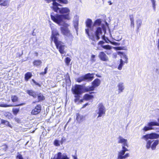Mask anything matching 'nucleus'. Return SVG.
Here are the masks:
<instances>
[{
    "label": "nucleus",
    "instance_id": "obj_1",
    "mask_svg": "<svg viewBox=\"0 0 159 159\" xmlns=\"http://www.w3.org/2000/svg\"><path fill=\"white\" fill-rule=\"evenodd\" d=\"M58 11L60 13L66 14L63 15L57 14L55 16H54V13H51L50 15L51 19L59 25L63 26L61 27V33L68 37L70 40H72L73 37L67 28L68 26V25L65 23L64 21L66 19H69L70 10L66 7L60 8L58 7L57 12Z\"/></svg>",
    "mask_w": 159,
    "mask_h": 159
},
{
    "label": "nucleus",
    "instance_id": "obj_2",
    "mask_svg": "<svg viewBox=\"0 0 159 159\" xmlns=\"http://www.w3.org/2000/svg\"><path fill=\"white\" fill-rule=\"evenodd\" d=\"M159 137V134L155 133H152L143 135L141 139L147 142L146 147L147 149L151 148L152 150H154L156 149V146L159 144V140L158 139L152 140L149 139H156Z\"/></svg>",
    "mask_w": 159,
    "mask_h": 159
},
{
    "label": "nucleus",
    "instance_id": "obj_3",
    "mask_svg": "<svg viewBox=\"0 0 159 159\" xmlns=\"http://www.w3.org/2000/svg\"><path fill=\"white\" fill-rule=\"evenodd\" d=\"M92 21L90 19H88L86 22V26L88 28L85 29L86 34L89 36V38L92 40L96 41L100 39V36L102 34V30L101 27H99L97 28L94 33V34L90 35L89 33V30L93 31V25L92 26Z\"/></svg>",
    "mask_w": 159,
    "mask_h": 159
},
{
    "label": "nucleus",
    "instance_id": "obj_4",
    "mask_svg": "<svg viewBox=\"0 0 159 159\" xmlns=\"http://www.w3.org/2000/svg\"><path fill=\"white\" fill-rule=\"evenodd\" d=\"M59 35L58 32L56 29H54L52 30L51 39L52 40H53L59 52L61 54H63L65 53L64 49L66 47L64 43L58 39Z\"/></svg>",
    "mask_w": 159,
    "mask_h": 159
},
{
    "label": "nucleus",
    "instance_id": "obj_5",
    "mask_svg": "<svg viewBox=\"0 0 159 159\" xmlns=\"http://www.w3.org/2000/svg\"><path fill=\"white\" fill-rule=\"evenodd\" d=\"M117 139L118 143L122 144V150L118 152L117 159H126V158L129 157V153L125 154V152L128 151L125 147H128V145L127 143V140L120 136Z\"/></svg>",
    "mask_w": 159,
    "mask_h": 159
},
{
    "label": "nucleus",
    "instance_id": "obj_6",
    "mask_svg": "<svg viewBox=\"0 0 159 159\" xmlns=\"http://www.w3.org/2000/svg\"><path fill=\"white\" fill-rule=\"evenodd\" d=\"M71 90L73 94L77 95H81L83 92L89 91L87 86L79 84H75Z\"/></svg>",
    "mask_w": 159,
    "mask_h": 159
},
{
    "label": "nucleus",
    "instance_id": "obj_7",
    "mask_svg": "<svg viewBox=\"0 0 159 159\" xmlns=\"http://www.w3.org/2000/svg\"><path fill=\"white\" fill-rule=\"evenodd\" d=\"M47 2L49 3L52 1L53 2L52 6L51 7L53 10L55 12H57V10L58 9V6H61V5L57 2L56 1L60 3L67 4L68 3L67 0H45Z\"/></svg>",
    "mask_w": 159,
    "mask_h": 159
},
{
    "label": "nucleus",
    "instance_id": "obj_8",
    "mask_svg": "<svg viewBox=\"0 0 159 159\" xmlns=\"http://www.w3.org/2000/svg\"><path fill=\"white\" fill-rule=\"evenodd\" d=\"M93 75V74L87 73L78 78L76 81L79 83H80L83 81L88 82L92 81L94 78Z\"/></svg>",
    "mask_w": 159,
    "mask_h": 159
},
{
    "label": "nucleus",
    "instance_id": "obj_9",
    "mask_svg": "<svg viewBox=\"0 0 159 159\" xmlns=\"http://www.w3.org/2000/svg\"><path fill=\"white\" fill-rule=\"evenodd\" d=\"M98 109L96 111L97 113L98 114L97 118L101 117L105 115L106 109L103 104L99 103L98 106Z\"/></svg>",
    "mask_w": 159,
    "mask_h": 159
},
{
    "label": "nucleus",
    "instance_id": "obj_10",
    "mask_svg": "<svg viewBox=\"0 0 159 159\" xmlns=\"http://www.w3.org/2000/svg\"><path fill=\"white\" fill-rule=\"evenodd\" d=\"M158 122L155 121H153L148 123L147 126H145L143 129L144 131L151 130L153 129L152 127L154 126H159V118L158 119Z\"/></svg>",
    "mask_w": 159,
    "mask_h": 159
},
{
    "label": "nucleus",
    "instance_id": "obj_11",
    "mask_svg": "<svg viewBox=\"0 0 159 159\" xmlns=\"http://www.w3.org/2000/svg\"><path fill=\"white\" fill-rule=\"evenodd\" d=\"M101 83L100 80L98 79H96L92 82V86H87L89 91H93L95 88L98 86Z\"/></svg>",
    "mask_w": 159,
    "mask_h": 159
},
{
    "label": "nucleus",
    "instance_id": "obj_12",
    "mask_svg": "<svg viewBox=\"0 0 159 159\" xmlns=\"http://www.w3.org/2000/svg\"><path fill=\"white\" fill-rule=\"evenodd\" d=\"M122 56V57L124 59L125 61H124L122 59H120V63L118 67V69L119 70H121L122 69V66L124 65L125 63H128V58L126 55L123 54Z\"/></svg>",
    "mask_w": 159,
    "mask_h": 159
},
{
    "label": "nucleus",
    "instance_id": "obj_13",
    "mask_svg": "<svg viewBox=\"0 0 159 159\" xmlns=\"http://www.w3.org/2000/svg\"><path fill=\"white\" fill-rule=\"evenodd\" d=\"M52 159H69L67 156L65 154L62 153L61 152H59L55 155Z\"/></svg>",
    "mask_w": 159,
    "mask_h": 159
},
{
    "label": "nucleus",
    "instance_id": "obj_14",
    "mask_svg": "<svg viewBox=\"0 0 159 159\" xmlns=\"http://www.w3.org/2000/svg\"><path fill=\"white\" fill-rule=\"evenodd\" d=\"M98 57L101 60L103 61H106L108 60V57L103 52H100L98 55Z\"/></svg>",
    "mask_w": 159,
    "mask_h": 159
},
{
    "label": "nucleus",
    "instance_id": "obj_15",
    "mask_svg": "<svg viewBox=\"0 0 159 159\" xmlns=\"http://www.w3.org/2000/svg\"><path fill=\"white\" fill-rule=\"evenodd\" d=\"M41 110V106L40 105H37L31 111L32 115H36L40 112Z\"/></svg>",
    "mask_w": 159,
    "mask_h": 159
},
{
    "label": "nucleus",
    "instance_id": "obj_16",
    "mask_svg": "<svg viewBox=\"0 0 159 159\" xmlns=\"http://www.w3.org/2000/svg\"><path fill=\"white\" fill-rule=\"evenodd\" d=\"M26 92L29 95L33 97V98H35L37 97L38 93L32 90H28Z\"/></svg>",
    "mask_w": 159,
    "mask_h": 159
},
{
    "label": "nucleus",
    "instance_id": "obj_17",
    "mask_svg": "<svg viewBox=\"0 0 159 159\" xmlns=\"http://www.w3.org/2000/svg\"><path fill=\"white\" fill-rule=\"evenodd\" d=\"M76 119L79 123H80L83 121L84 117L83 115H80L79 113H78L76 114Z\"/></svg>",
    "mask_w": 159,
    "mask_h": 159
},
{
    "label": "nucleus",
    "instance_id": "obj_18",
    "mask_svg": "<svg viewBox=\"0 0 159 159\" xmlns=\"http://www.w3.org/2000/svg\"><path fill=\"white\" fill-rule=\"evenodd\" d=\"M117 86L118 88L119 93L122 92L125 88L124 83L122 82L119 83Z\"/></svg>",
    "mask_w": 159,
    "mask_h": 159
},
{
    "label": "nucleus",
    "instance_id": "obj_19",
    "mask_svg": "<svg viewBox=\"0 0 159 159\" xmlns=\"http://www.w3.org/2000/svg\"><path fill=\"white\" fill-rule=\"evenodd\" d=\"M113 39L116 41H119L121 39L122 37L117 32L116 33L115 35H114Z\"/></svg>",
    "mask_w": 159,
    "mask_h": 159
},
{
    "label": "nucleus",
    "instance_id": "obj_20",
    "mask_svg": "<svg viewBox=\"0 0 159 159\" xmlns=\"http://www.w3.org/2000/svg\"><path fill=\"white\" fill-rule=\"evenodd\" d=\"M93 98V95H91L89 94H86L83 96V99L86 100H89L92 99Z\"/></svg>",
    "mask_w": 159,
    "mask_h": 159
},
{
    "label": "nucleus",
    "instance_id": "obj_21",
    "mask_svg": "<svg viewBox=\"0 0 159 159\" xmlns=\"http://www.w3.org/2000/svg\"><path fill=\"white\" fill-rule=\"evenodd\" d=\"M32 76V73L30 72H27L25 75V80L27 81Z\"/></svg>",
    "mask_w": 159,
    "mask_h": 159
},
{
    "label": "nucleus",
    "instance_id": "obj_22",
    "mask_svg": "<svg viewBox=\"0 0 159 159\" xmlns=\"http://www.w3.org/2000/svg\"><path fill=\"white\" fill-rule=\"evenodd\" d=\"M37 96L38 97V102L43 101L45 99L43 95V94L40 93H38Z\"/></svg>",
    "mask_w": 159,
    "mask_h": 159
},
{
    "label": "nucleus",
    "instance_id": "obj_23",
    "mask_svg": "<svg viewBox=\"0 0 159 159\" xmlns=\"http://www.w3.org/2000/svg\"><path fill=\"white\" fill-rule=\"evenodd\" d=\"M42 63V62L39 60H35L33 62L34 65L37 67L40 66Z\"/></svg>",
    "mask_w": 159,
    "mask_h": 159
},
{
    "label": "nucleus",
    "instance_id": "obj_24",
    "mask_svg": "<svg viewBox=\"0 0 159 159\" xmlns=\"http://www.w3.org/2000/svg\"><path fill=\"white\" fill-rule=\"evenodd\" d=\"M1 123L11 128H12V126L10 124L9 122L5 120H2Z\"/></svg>",
    "mask_w": 159,
    "mask_h": 159
},
{
    "label": "nucleus",
    "instance_id": "obj_25",
    "mask_svg": "<svg viewBox=\"0 0 159 159\" xmlns=\"http://www.w3.org/2000/svg\"><path fill=\"white\" fill-rule=\"evenodd\" d=\"M102 22V21L101 19H98L96 20L95 22H94V23L93 24V26H95L96 25H98L99 26L100 25L101 23Z\"/></svg>",
    "mask_w": 159,
    "mask_h": 159
},
{
    "label": "nucleus",
    "instance_id": "obj_26",
    "mask_svg": "<svg viewBox=\"0 0 159 159\" xmlns=\"http://www.w3.org/2000/svg\"><path fill=\"white\" fill-rule=\"evenodd\" d=\"M101 47L103 48L106 50H110L112 48V46L109 45H102L101 46Z\"/></svg>",
    "mask_w": 159,
    "mask_h": 159
},
{
    "label": "nucleus",
    "instance_id": "obj_27",
    "mask_svg": "<svg viewBox=\"0 0 159 159\" xmlns=\"http://www.w3.org/2000/svg\"><path fill=\"white\" fill-rule=\"evenodd\" d=\"M136 23L137 24V26L138 29H139L142 23V20L140 19H138L136 20Z\"/></svg>",
    "mask_w": 159,
    "mask_h": 159
},
{
    "label": "nucleus",
    "instance_id": "obj_28",
    "mask_svg": "<svg viewBox=\"0 0 159 159\" xmlns=\"http://www.w3.org/2000/svg\"><path fill=\"white\" fill-rule=\"evenodd\" d=\"M11 99L12 101L13 102H16L18 101V98L15 95L12 96L11 97Z\"/></svg>",
    "mask_w": 159,
    "mask_h": 159
},
{
    "label": "nucleus",
    "instance_id": "obj_29",
    "mask_svg": "<svg viewBox=\"0 0 159 159\" xmlns=\"http://www.w3.org/2000/svg\"><path fill=\"white\" fill-rule=\"evenodd\" d=\"M12 105H7L4 103H0V107H13Z\"/></svg>",
    "mask_w": 159,
    "mask_h": 159
},
{
    "label": "nucleus",
    "instance_id": "obj_30",
    "mask_svg": "<svg viewBox=\"0 0 159 159\" xmlns=\"http://www.w3.org/2000/svg\"><path fill=\"white\" fill-rule=\"evenodd\" d=\"M19 111V108H13L12 111L14 115H16Z\"/></svg>",
    "mask_w": 159,
    "mask_h": 159
},
{
    "label": "nucleus",
    "instance_id": "obj_31",
    "mask_svg": "<svg viewBox=\"0 0 159 159\" xmlns=\"http://www.w3.org/2000/svg\"><path fill=\"white\" fill-rule=\"evenodd\" d=\"M9 2L8 0H5L3 2L0 4V5L4 6H6L8 5Z\"/></svg>",
    "mask_w": 159,
    "mask_h": 159
},
{
    "label": "nucleus",
    "instance_id": "obj_32",
    "mask_svg": "<svg viewBox=\"0 0 159 159\" xmlns=\"http://www.w3.org/2000/svg\"><path fill=\"white\" fill-rule=\"evenodd\" d=\"M54 144L56 146H59L60 145L59 141L57 139H55L54 141Z\"/></svg>",
    "mask_w": 159,
    "mask_h": 159
},
{
    "label": "nucleus",
    "instance_id": "obj_33",
    "mask_svg": "<svg viewBox=\"0 0 159 159\" xmlns=\"http://www.w3.org/2000/svg\"><path fill=\"white\" fill-rule=\"evenodd\" d=\"M74 97L75 98V102L78 101L80 99V95L74 94Z\"/></svg>",
    "mask_w": 159,
    "mask_h": 159
},
{
    "label": "nucleus",
    "instance_id": "obj_34",
    "mask_svg": "<svg viewBox=\"0 0 159 159\" xmlns=\"http://www.w3.org/2000/svg\"><path fill=\"white\" fill-rule=\"evenodd\" d=\"M152 3V7L154 11H155L156 8V1L155 0H151Z\"/></svg>",
    "mask_w": 159,
    "mask_h": 159
},
{
    "label": "nucleus",
    "instance_id": "obj_35",
    "mask_svg": "<svg viewBox=\"0 0 159 159\" xmlns=\"http://www.w3.org/2000/svg\"><path fill=\"white\" fill-rule=\"evenodd\" d=\"M71 61L69 57H66L65 59V62L66 65H68Z\"/></svg>",
    "mask_w": 159,
    "mask_h": 159
},
{
    "label": "nucleus",
    "instance_id": "obj_36",
    "mask_svg": "<svg viewBox=\"0 0 159 159\" xmlns=\"http://www.w3.org/2000/svg\"><path fill=\"white\" fill-rule=\"evenodd\" d=\"M48 70V67H47L46 68H45L44 72H41L40 73V75H44L46 74L47 73Z\"/></svg>",
    "mask_w": 159,
    "mask_h": 159
},
{
    "label": "nucleus",
    "instance_id": "obj_37",
    "mask_svg": "<svg viewBox=\"0 0 159 159\" xmlns=\"http://www.w3.org/2000/svg\"><path fill=\"white\" fill-rule=\"evenodd\" d=\"M95 56L94 55H92L91 56V61L92 62H95L96 61L95 59Z\"/></svg>",
    "mask_w": 159,
    "mask_h": 159
},
{
    "label": "nucleus",
    "instance_id": "obj_38",
    "mask_svg": "<svg viewBox=\"0 0 159 159\" xmlns=\"http://www.w3.org/2000/svg\"><path fill=\"white\" fill-rule=\"evenodd\" d=\"M74 27L76 30L78 28V22H74Z\"/></svg>",
    "mask_w": 159,
    "mask_h": 159
},
{
    "label": "nucleus",
    "instance_id": "obj_39",
    "mask_svg": "<svg viewBox=\"0 0 159 159\" xmlns=\"http://www.w3.org/2000/svg\"><path fill=\"white\" fill-rule=\"evenodd\" d=\"M78 21H79V17L77 16L76 15L74 17V22H78Z\"/></svg>",
    "mask_w": 159,
    "mask_h": 159
},
{
    "label": "nucleus",
    "instance_id": "obj_40",
    "mask_svg": "<svg viewBox=\"0 0 159 159\" xmlns=\"http://www.w3.org/2000/svg\"><path fill=\"white\" fill-rule=\"evenodd\" d=\"M16 158L17 159H23L22 155L21 154H19L16 156Z\"/></svg>",
    "mask_w": 159,
    "mask_h": 159
},
{
    "label": "nucleus",
    "instance_id": "obj_41",
    "mask_svg": "<svg viewBox=\"0 0 159 159\" xmlns=\"http://www.w3.org/2000/svg\"><path fill=\"white\" fill-rule=\"evenodd\" d=\"M66 140V139H65V138L64 137H63L61 139V140L60 141V143H61V144H62L63 142H65Z\"/></svg>",
    "mask_w": 159,
    "mask_h": 159
},
{
    "label": "nucleus",
    "instance_id": "obj_42",
    "mask_svg": "<svg viewBox=\"0 0 159 159\" xmlns=\"http://www.w3.org/2000/svg\"><path fill=\"white\" fill-rule=\"evenodd\" d=\"M32 81L33 82V83L35 84L36 85H38L39 87H41V85L39 83L37 82L34 79H32Z\"/></svg>",
    "mask_w": 159,
    "mask_h": 159
},
{
    "label": "nucleus",
    "instance_id": "obj_43",
    "mask_svg": "<svg viewBox=\"0 0 159 159\" xmlns=\"http://www.w3.org/2000/svg\"><path fill=\"white\" fill-rule=\"evenodd\" d=\"M108 41L110 42V43L111 44L115 45H117V43L115 42H111L110 41V40H108Z\"/></svg>",
    "mask_w": 159,
    "mask_h": 159
},
{
    "label": "nucleus",
    "instance_id": "obj_44",
    "mask_svg": "<svg viewBox=\"0 0 159 159\" xmlns=\"http://www.w3.org/2000/svg\"><path fill=\"white\" fill-rule=\"evenodd\" d=\"M129 17L130 20V21L134 20L133 16V15H130L129 16Z\"/></svg>",
    "mask_w": 159,
    "mask_h": 159
},
{
    "label": "nucleus",
    "instance_id": "obj_45",
    "mask_svg": "<svg viewBox=\"0 0 159 159\" xmlns=\"http://www.w3.org/2000/svg\"><path fill=\"white\" fill-rule=\"evenodd\" d=\"M104 42L103 41H100L98 43V44L99 45H101V46L103 45V44L104 43Z\"/></svg>",
    "mask_w": 159,
    "mask_h": 159
},
{
    "label": "nucleus",
    "instance_id": "obj_46",
    "mask_svg": "<svg viewBox=\"0 0 159 159\" xmlns=\"http://www.w3.org/2000/svg\"><path fill=\"white\" fill-rule=\"evenodd\" d=\"M131 26L133 28H134V20L131 21Z\"/></svg>",
    "mask_w": 159,
    "mask_h": 159
},
{
    "label": "nucleus",
    "instance_id": "obj_47",
    "mask_svg": "<svg viewBox=\"0 0 159 159\" xmlns=\"http://www.w3.org/2000/svg\"><path fill=\"white\" fill-rule=\"evenodd\" d=\"M105 52H106L108 55H109L111 53V52H108V51H105Z\"/></svg>",
    "mask_w": 159,
    "mask_h": 159
},
{
    "label": "nucleus",
    "instance_id": "obj_48",
    "mask_svg": "<svg viewBox=\"0 0 159 159\" xmlns=\"http://www.w3.org/2000/svg\"><path fill=\"white\" fill-rule=\"evenodd\" d=\"M88 105V103H87L85 104L84 105L83 107H85Z\"/></svg>",
    "mask_w": 159,
    "mask_h": 159
},
{
    "label": "nucleus",
    "instance_id": "obj_49",
    "mask_svg": "<svg viewBox=\"0 0 159 159\" xmlns=\"http://www.w3.org/2000/svg\"><path fill=\"white\" fill-rule=\"evenodd\" d=\"M74 159H78L76 156H72Z\"/></svg>",
    "mask_w": 159,
    "mask_h": 159
},
{
    "label": "nucleus",
    "instance_id": "obj_50",
    "mask_svg": "<svg viewBox=\"0 0 159 159\" xmlns=\"http://www.w3.org/2000/svg\"><path fill=\"white\" fill-rule=\"evenodd\" d=\"M108 3L109 4V5H111L112 4V3L111 2V1H109L108 2Z\"/></svg>",
    "mask_w": 159,
    "mask_h": 159
},
{
    "label": "nucleus",
    "instance_id": "obj_51",
    "mask_svg": "<svg viewBox=\"0 0 159 159\" xmlns=\"http://www.w3.org/2000/svg\"><path fill=\"white\" fill-rule=\"evenodd\" d=\"M109 39H107V40L105 41V42L107 43H110V42L108 41Z\"/></svg>",
    "mask_w": 159,
    "mask_h": 159
},
{
    "label": "nucleus",
    "instance_id": "obj_52",
    "mask_svg": "<svg viewBox=\"0 0 159 159\" xmlns=\"http://www.w3.org/2000/svg\"><path fill=\"white\" fill-rule=\"evenodd\" d=\"M24 105V103H21V104L18 105H16V106H22V105Z\"/></svg>",
    "mask_w": 159,
    "mask_h": 159
},
{
    "label": "nucleus",
    "instance_id": "obj_53",
    "mask_svg": "<svg viewBox=\"0 0 159 159\" xmlns=\"http://www.w3.org/2000/svg\"><path fill=\"white\" fill-rule=\"evenodd\" d=\"M83 99H81L80 100V102H83Z\"/></svg>",
    "mask_w": 159,
    "mask_h": 159
},
{
    "label": "nucleus",
    "instance_id": "obj_54",
    "mask_svg": "<svg viewBox=\"0 0 159 159\" xmlns=\"http://www.w3.org/2000/svg\"><path fill=\"white\" fill-rule=\"evenodd\" d=\"M158 48H159V39H158Z\"/></svg>",
    "mask_w": 159,
    "mask_h": 159
},
{
    "label": "nucleus",
    "instance_id": "obj_55",
    "mask_svg": "<svg viewBox=\"0 0 159 159\" xmlns=\"http://www.w3.org/2000/svg\"><path fill=\"white\" fill-rule=\"evenodd\" d=\"M36 56H37L38 53L37 52H36Z\"/></svg>",
    "mask_w": 159,
    "mask_h": 159
},
{
    "label": "nucleus",
    "instance_id": "obj_56",
    "mask_svg": "<svg viewBox=\"0 0 159 159\" xmlns=\"http://www.w3.org/2000/svg\"><path fill=\"white\" fill-rule=\"evenodd\" d=\"M6 148H7V145L6 146Z\"/></svg>",
    "mask_w": 159,
    "mask_h": 159
},
{
    "label": "nucleus",
    "instance_id": "obj_57",
    "mask_svg": "<svg viewBox=\"0 0 159 159\" xmlns=\"http://www.w3.org/2000/svg\"><path fill=\"white\" fill-rule=\"evenodd\" d=\"M2 0H0V2H2Z\"/></svg>",
    "mask_w": 159,
    "mask_h": 159
},
{
    "label": "nucleus",
    "instance_id": "obj_58",
    "mask_svg": "<svg viewBox=\"0 0 159 159\" xmlns=\"http://www.w3.org/2000/svg\"><path fill=\"white\" fill-rule=\"evenodd\" d=\"M34 34H33V35H34Z\"/></svg>",
    "mask_w": 159,
    "mask_h": 159
},
{
    "label": "nucleus",
    "instance_id": "obj_59",
    "mask_svg": "<svg viewBox=\"0 0 159 159\" xmlns=\"http://www.w3.org/2000/svg\"><path fill=\"white\" fill-rule=\"evenodd\" d=\"M34 34H33V35H34Z\"/></svg>",
    "mask_w": 159,
    "mask_h": 159
}]
</instances>
